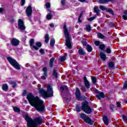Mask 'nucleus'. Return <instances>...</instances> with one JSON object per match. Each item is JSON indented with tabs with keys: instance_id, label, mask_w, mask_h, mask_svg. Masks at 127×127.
<instances>
[{
	"instance_id": "obj_55",
	"label": "nucleus",
	"mask_w": 127,
	"mask_h": 127,
	"mask_svg": "<svg viewBox=\"0 0 127 127\" xmlns=\"http://www.w3.org/2000/svg\"><path fill=\"white\" fill-rule=\"evenodd\" d=\"M110 26H111L112 27H114V26H115V24H113V23H110Z\"/></svg>"
},
{
	"instance_id": "obj_39",
	"label": "nucleus",
	"mask_w": 127,
	"mask_h": 127,
	"mask_svg": "<svg viewBox=\"0 0 127 127\" xmlns=\"http://www.w3.org/2000/svg\"><path fill=\"white\" fill-rule=\"evenodd\" d=\"M92 82L93 83V84L96 83L97 82V79L95 77H92Z\"/></svg>"
},
{
	"instance_id": "obj_15",
	"label": "nucleus",
	"mask_w": 127,
	"mask_h": 127,
	"mask_svg": "<svg viewBox=\"0 0 127 127\" xmlns=\"http://www.w3.org/2000/svg\"><path fill=\"white\" fill-rule=\"evenodd\" d=\"M61 91L62 92V94H63L64 92L68 91V87L66 85H63L61 87Z\"/></svg>"
},
{
	"instance_id": "obj_27",
	"label": "nucleus",
	"mask_w": 127,
	"mask_h": 127,
	"mask_svg": "<svg viewBox=\"0 0 127 127\" xmlns=\"http://www.w3.org/2000/svg\"><path fill=\"white\" fill-rule=\"evenodd\" d=\"M2 89L3 91H6L8 89V86H7V84H5L2 85Z\"/></svg>"
},
{
	"instance_id": "obj_50",
	"label": "nucleus",
	"mask_w": 127,
	"mask_h": 127,
	"mask_svg": "<svg viewBox=\"0 0 127 127\" xmlns=\"http://www.w3.org/2000/svg\"><path fill=\"white\" fill-rule=\"evenodd\" d=\"M46 7H47V8H49V7H50V3H47L46 4Z\"/></svg>"
},
{
	"instance_id": "obj_26",
	"label": "nucleus",
	"mask_w": 127,
	"mask_h": 127,
	"mask_svg": "<svg viewBox=\"0 0 127 127\" xmlns=\"http://www.w3.org/2000/svg\"><path fill=\"white\" fill-rule=\"evenodd\" d=\"M79 55H85V53L84 52L83 49H80L78 50Z\"/></svg>"
},
{
	"instance_id": "obj_23",
	"label": "nucleus",
	"mask_w": 127,
	"mask_h": 127,
	"mask_svg": "<svg viewBox=\"0 0 127 127\" xmlns=\"http://www.w3.org/2000/svg\"><path fill=\"white\" fill-rule=\"evenodd\" d=\"M113 0H99V3H107V2H109V1H112Z\"/></svg>"
},
{
	"instance_id": "obj_19",
	"label": "nucleus",
	"mask_w": 127,
	"mask_h": 127,
	"mask_svg": "<svg viewBox=\"0 0 127 127\" xmlns=\"http://www.w3.org/2000/svg\"><path fill=\"white\" fill-rule=\"evenodd\" d=\"M48 10L49 11V13L47 15V19L50 20L52 18V14H51V11L50 10V9H48Z\"/></svg>"
},
{
	"instance_id": "obj_22",
	"label": "nucleus",
	"mask_w": 127,
	"mask_h": 127,
	"mask_svg": "<svg viewBox=\"0 0 127 127\" xmlns=\"http://www.w3.org/2000/svg\"><path fill=\"white\" fill-rule=\"evenodd\" d=\"M13 109L15 113H17L18 114H19V113H20V109H19V108L16 107H13Z\"/></svg>"
},
{
	"instance_id": "obj_43",
	"label": "nucleus",
	"mask_w": 127,
	"mask_h": 127,
	"mask_svg": "<svg viewBox=\"0 0 127 127\" xmlns=\"http://www.w3.org/2000/svg\"><path fill=\"white\" fill-rule=\"evenodd\" d=\"M99 48L100 49H101V50H104V48H105V45H100L99 46Z\"/></svg>"
},
{
	"instance_id": "obj_59",
	"label": "nucleus",
	"mask_w": 127,
	"mask_h": 127,
	"mask_svg": "<svg viewBox=\"0 0 127 127\" xmlns=\"http://www.w3.org/2000/svg\"><path fill=\"white\" fill-rule=\"evenodd\" d=\"M3 11V9L2 8H0V13L2 12Z\"/></svg>"
},
{
	"instance_id": "obj_54",
	"label": "nucleus",
	"mask_w": 127,
	"mask_h": 127,
	"mask_svg": "<svg viewBox=\"0 0 127 127\" xmlns=\"http://www.w3.org/2000/svg\"><path fill=\"white\" fill-rule=\"evenodd\" d=\"M117 106L118 108H120L121 107V103H120V102H117Z\"/></svg>"
},
{
	"instance_id": "obj_44",
	"label": "nucleus",
	"mask_w": 127,
	"mask_h": 127,
	"mask_svg": "<svg viewBox=\"0 0 127 127\" xmlns=\"http://www.w3.org/2000/svg\"><path fill=\"white\" fill-rule=\"evenodd\" d=\"M127 80L124 83L123 89H127Z\"/></svg>"
},
{
	"instance_id": "obj_1",
	"label": "nucleus",
	"mask_w": 127,
	"mask_h": 127,
	"mask_svg": "<svg viewBox=\"0 0 127 127\" xmlns=\"http://www.w3.org/2000/svg\"><path fill=\"white\" fill-rule=\"evenodd\" d=\"M27 99L30 103L31 106L34 107L39 112H43L45 109L43 101L40 100L38 96L35 97L31 93H29L27 96Z\"/></svg>"
},
{
	"instance_id": "obj_37",
	"label": "nucleus",
	"mask_w": 127,
	"mask_h": 127,
	"mask_svg": "<svg viewBox=\"0 0 127 127\" xmlns=\"http://www.w3.org/2000/svg\"><path fill=\"white\" fill-rule=\"evenodd\" d=\"M76 112H77V113H79V112H81V108H80V107H79V105H76Z\"/></svg>"
},
{
	"instance_id": "obj_8",
	"label": "nucleus",
	"mask_w": 127,
	"mask_h": 127,
	"mask_svg": "<svg viewBox=\"0 0 127 127\" xmlns=\"http://www.w3.org/2000/svg\"><path fill=\"white\" fill-rule=\"evenodd\" d=\"M18 27L21 32H23L24 30H25V28H26L24 25V22L22 20H21V19H19L18 20Z\"/></svg>"
},
{
	"instance_id": "obj_17",
	"label": "nucleus",
	"mask_w": 127,
	"mask_h": 127,
	"mask_svg": "<svg viewBox=\"0 0 127 127\" xmlns=\"http://www.w3.org/2000/svg\"><path fill=\"white\" fill-rule=\"evenodd\" d=\"M100 58L103 60V61H106V59H107L106 55L104 54V53H100Z\"/></svg>"
},
{
	"instance_id": "obj_46",
	"label": "nucleus",
	"mask_w": 127,
	"mask_h": 127,
	"mask_svg": "<svg viewBox=\"0 0 127 127\" xmlns=\"http://www.w3.org/2000/svg\"><path fill=\"white\" fill-rule=\"evenodd\" d=\"M62 1V5H65V4H66V1L65 0H61Z\"/></svg>"
},
{
	"instance_id": "obj_31",
	"label": "nucleus",
	"mask_w": 127,
	"mask_h": 127,
	"mask_svg": "<svg viewBox=\"0 0 127 127\" xmlns=\"http://www.w3.org/2000/svg\"><path fill=\"white\" fill-rule=\"evenodd\" d=\"M42 46V44H41V42H38L36 43V46L37 48H40L41 46Z\"/></svg>"
},
{
	"instance_id": "obj_38",
	"label": "nucleus",
	"mask_w": 127,
	"mask_h": 127,
	"mask_svg": "<svg viewBox=\"0 0 127 127\" xmlns=\"http://www.w3.org/2000/svg\"><path fill=\"white\" fill-rule=\"evenodd\" d=\"M60 61L62 62H63L64 61H65V60H66V58H65V57H60Z\"/></svg>"
},
{
	"instance_id": "obj_41",
	"label": "nucleus",
	"mask_w": 127,
	"mask_h": 127,
	"mask_svg": "<svg viewBox=\"0 0 127 127\" xmlns=\"http://www.w3.org/2000/svg\"><path fill=\"white\" fill-rule=\"evenodd\" d=\"M99 8L100 9H101V10H107V8L106 7H105L104 6H103V5H101L100 7H99Z\"/></svg>"
},
{
	"instance_id": "obj_57",
	"label": "nucleus",
	"mask_w": 127,
	"mask_h": 127,
	"mask_svg": "<svg viewBox=\"0 0 127 127\" xmlns=\"http://www.w3.org/2000/svg\"><path fill=\"white\" fill-rule=\"evenodd\" d=\"M82 44L85 46L87 45V42L86 41L82 42Z\"/></svg>"
},
{
	"instance_id": "obj_47",
	"label": "nucleus",
	"mask_w": 127,
	"mask_h": 127,
	"mask_svg": "<svg viewBox=\"0 0 127 127\" xmlns=\"http://www.w3.org/2000/svg\"><path fill=\"white\" fill-rule=\"evenodd\" d=\"M110 108L111 110H112L113 111L114 110V108H115V106L113 104H111L110 105Z\"/></svg>"
},
{
	"instance_id": "obj_36",
	"label": "nucleus",
	"mask_w": 127,
	"mask_h": 127,
	"mask_svg": "<svg viewBox=\"0 0 127 127\" xmlns=\"http://www.w3.org/2000/svg\"><path fill=\"white\" fill-rule=\"evenodd\" d=\"M106 11H107L108 12H110L111 14H112V15L114 14V11H113V10L112 9H106Z\"/></svg>"
},
{
	"instance_id": "obj_48",
	"label": "nucleus",
	"mask_w": 127,
	"mask_h": 127,
	"mask_svg": "<svg viewBox=\"0 0 127 127\" xmlns=\"http://www.w3.org/2000/svg\"><path fill=\"white\" fill-rule=\"evenodd\" d=\"M106 52H107V53H108V54L111 53V49H110V48H107V49H106Z\"/></svg>"
},
{
	"instance_id": "obj_53",
	"label": "nucleus",
	"mask_w": 127,
	"mask_h": 127,
	"mask_svg": "<svg viewBox=\"0 0 127 127\" xmlns=\"http://www.w3.org/2000/svg\"><path fill=\"white\" fill-rule=\"evenodd\" d=\"M22 41H23L24 42L25 41V40H26V36H25L24 37H23L22 38Z\"/></svg>"
},
{
	"instance_id": "obj_32",
	"label": "nucleus",
	"mask_w": 127,
	"mask_h": 127,
	"mask_svg": "<svg viewBox=\"0 0 127 127\" xmlns=\"http://www.w3.org/2000/svg\"><path fill=\"white\" fill-rule=\"evenodd\" d=\"M108 66L110 68H114V67H115V64H114V63L111 62L108 63Z\"/></svg>"
},
{
	"instance_id": "obj_2",
	"label": "nucleus",
	"mask_w": 127,
	"mask_h": 127,
	"mask_svg": "<svg viewBox=\"0 0 127 127\" xmlns=\"http://www.w3.org/2000/svg\"><path fill=\"white\" fill-rule=\"evenodd\" d=\"M25 120L27 122L28 127H37L38 125H41L43 123L42 118L38 117L32 120L28 115L25 116Z\"/></svg>"
},
{
	"instance_id": "obj_13",
	"label": "nucleus",
	"mask_w": 127,
	"mask_h": 127,
	"mask_svg": "<svg viewBox=\"0 0 127 127\" xmlns=\"http://www.w3.org/2000/svg\"><path fill=\"white\" fill-rule=\"evenodd\" d=\"M34 43V39H31L29 41L30 46L33 48L35 50H38V48L36 47V46L33 45Z\"/></svg>"
},
{
	"instance_id": "obj_49",
	"label": "nucleus",
	"mask_w": 127,
	"mask_h": 127,
	"mask_svg": "<svg viewBox=\"0 0 127 127\" xmlns=\"http://www.w3.org/2000/svg\"><path fill=\"white\" fill-rule=\"evenodd\" d=\"M123 18L124 19V20H127V15H124L123 16Z\"/></svg>"
},
{
	"instance_id": "obj_4",
	"label": "nucleus",
	"mask_w": 127,
	"mask_h": 127,
	"mask_svg": "<svg viewBox=\"0 0 127 127\" xmlns=\"http://www.w3.org/2000/svg\"><path fill=\"white\" fill-rule=\"evenodd\" d=\"M64 37L65 38V44L67 48L69 49H71L72 48V46H71V38L69 36V32H68V29H67V27L66 25H64Z\"/></svg>"
},
{
	"instance_id": "obj_45",
	"label": "nucleus",
	"mask_w": 127,
	"mask_h": 127,
	"mask_svg": "<svg viewBox=\"0 0 127 127\" xmlns=\"http://www.w3.org/2000/svg\"><path fill=\"white\" fill-rule=\"evenodd\" d=\"M81 17H82V14H80L78 17V22H82V20H81Z\"/></svg>"
},
{
	"instance_id": "obj_58",
	"label": "nucleus",
	"mask_w": 127,
	"mask_h": 127,
	"mask_svg": "<svg viewBox=\"0 0 127 127\" xmlns=\"http://www.w3.org/2000/svg\"><path fill=\"white\" fill-rule=\"evenodd\" d=\"M50 27H54V24L52 23L50 24Z\"/></svg>"
},
{
	"instance_id": "obj_21",
	"label": "nucleus",
	"mask_w": 127,
	"mask_h": 127,
	"mask_svg": "<svg viewBox=\"0 0 127 127\" xmlns=\"http://www.w3.org/2000/svg\"><path fill=\"white\" fill-rule=\"evenodd\" d=\"M97 35L98 38H100V39H105L106 38V37L102 33H98Z\"/></svg>"
},
{
	"instance_id": "obj_20",
	"label": "nucleus",
	"mask_w": 127,
	"mask_h": 127,
	"mask_svg": "<svg viewBox=\"0 0 127 127\" xmlns=\"http://www.w3.org/2000/svg\"><path fill=\"white\" fill-rule=\"evenodd\" d=\"M54 60L55 59L54 58H51L50 60L49 65L51 68H52V67H53V63H54Z\"/></svg>"
},
{
	"instance_id": "obj_7",
	"label": "nucleus",
	"mask_w": 127,
	"mask_h": 127,
	"mask_svg": "<svg viewBox=\"0 0 127 127\" xmlns=\"http://www.w3.org/2000/svg\"><path fill=\"white\" fill-rule=\"evenodd\" d=\"M80 117L83 120L84 122L86 123V124H88L89 125H93V122L92 121V120L89 118V116H87V115L81 113L80 114Z\"/></svg>"
},
{
	"instance_id": "obj_34",
	"label": "nucleus",
	"mask_w": 127,
	"mask_h": 127,
	"mask_svg": "<svg viewBox=\"0 0 127 127\" xmlns=\"http://www.w3.org/2000/svg\"><path fill=\"white\" fill-rule=\"evenodd\" d=\"M96 17H97V15H95V16L91 17L90 18H88L87 20H88V21H92V20H94V19H95Z\"/></svg>"
},
{
	"instance_id": "obj_33",
	"label": "nucleus",
	"mask_w": 127,
	"mask_h": 127,
	"mask_svg": "<svg viewBox=\"0 0 127 127\" xmlns=\"http://www.w3.org/2000/svg\"><path fill=\"white\" fill-rule=\"evenodd\" d=\"M10 85H12V86L13 88H15L16 87V83L13 81H10Z\"/></svg>"
},
{
	"instance_id": "obj_63",
	"label": "nucleus",
	"mask_w": 127,
	"mask_h": 127,
	"mask_svg": "<svg viewBox=\"0 0 127 127\" xmlns=\"http://www.w3.org/2000/svg\"><path fill=\"white\" fill-rule=\"evenodd\" d=\"M125 103H126V104H127V100H124Z\"/></svg>"
},
{
	"instance_id": "obj_16",
	"label": "nucleus",
	"mask_w": 127,
	"mask_h": 127,
	"mask_svg": "<svg viewBox=\"0 0 127 127\" xmlns=\"http://www.w3.org/2000/svg\"><path fill=\"white\" fill-rule=\"evenodd\" d=\"M96 98L98 100H101V99H104L105 98V94L103 92H100L98 95H96Z\"/></svg>"
},
{
	"instance_id": "obj_40",
	"label": "nucleus",
	"mask_w": 127,
	"mask_h": 127,
	"mask_svg": "<svg viewBox=\"0 0 127 127\" xmlns=\"http://www.w3.org/2000/svg\"><path fill=\"white\" fill-rule=\"evenodd\" d=\"M123 119L124 122L127 124V116L126 115H123Z\"/></svg>"
},
{
	"instance_id": "obj_42",
	"label": "nucleus",
	"mask_w": 127,
	"mask_h": 127,
	"mask_svg": "<svg viewBox=\"0 0 127 127\" xmlns=\"http://www.w3.org/2000/svg\"><path fill=\"white\" fill-rule=\"evenodd\" d=\"M95 45L96 46H100V44H101V42L99 41H96L95 42H94Z\"/></svg>"
},
{
	"instance_id": "obj_14",
	"label": "nucleus",
	"mask_w": 127,
	"mask_h": 127,
	"mask_svg": "<svg viewBox=\"0 0 127 127\" xmlns=\"http://www.w3.org/2000/svg\"><path fill=\"white\" fill-rule=\"evenodd\" d=\"M84 82L86 88L87 89H90V82L87 80V77L86 76H84Z\"/></svg>"
},
{
	"instance_id": "obj_5",
	"label": "nucleus",
	"mask_w": 127,
	"mask_h": 127,
	"mask_svg": "<svg viewBox=\"0 0 127 127\" xmlns=\"http://www.w3.org/2000/svg\"><path fill=\"white\" fill-rule=\"evenodd\" d=\"M81 109L82 111H84V113L86 114H90L93 110L91 109V107L89 106V103L88 102H85L82 103V106H81Z\"/></svg>"
},
{
	"instance_id": "obj_24",
	"label": "nucleus",
	"mask_w": 127,
	"mask_h": 127,
	"mask_svg": "<svg viewBox=\"0 0 127 127\" xmlns=\"http://www.w3.org/2000/svg\"><path fill=\"white\" fill-rule=\"evenodd\" d=\"M94 9V11L96 13V16H98V15H99V12H100V10L99 9V7H98L97 6H95Z\"/></svg>"
},
{
	"instance_id": "obj_11",
	"label": "nucleus",
	"mask_w": 127,
	"mask_h": 127,
	"mask_svg": "<svg viewBox=\"0 0 127 127\" xmlns=\"http://www.w3.org/2000/svg\"><path fill=\"white\" fill-rule=\"evenodd\" d=\"M11 43L14 46H17L19 44V41L15 38H13L11 40Z\"/></svg>"
},
{
	"instance_id": "obj_29",
	"label": "nucleus",
	"mask_w": 127,
	"mask_h": 127,
	"mask_svg": "<svg viewBox=\"0 0 127 127\" xmlns=\"http://www.w3.org/2000/svg\"><path fill=\"white\" fill-rule=\"evenodd\" d=\"M85 29L86 31H88V32H90V31H91V26L90 25H86Z\"/></svg>"
},
{
	"instance_id": "obj_62",
	"label": "nucleus",
	"mask_w": 127,
	"mask_h": 127,
	"mask_svg": "<svg viewBox=\"0 0 127 127\" xmlns=\"http://www.w3.org/2000/svg\"><path fill=\"white\" fill-rule=\"evenodd\" d=\"M82 88H83V90L84 91H86V88H85V86L82 87Z\"/></svg>"
},
{
	"instance_id": "obj_12",
	"label": "nucleus",
	"mask_w": 127,
	"mask_h": 127,
	"mask_svg": "<svg viewBox=\"0 0 127 127\" xmlns=\"http://www.w3.org/2000/svg\"><path fill=\"white\" fill-rule=\"evenodd\" d=\"M43 71L44 72V75L41 77V79H43V80H45L46 79V77H47V68L44 67L43 68Z\"/></svg>"
},
{
	"instance_id": "obj_35",
	"label": "nucleus",
	"mask_w": 127,
	"mask_h": 127,
	"mask_svg": "<svg viewBox=\"0 0 127 127\" xmlns=\"http://www.w3.org/2000/svg\"><path fill=\"white\" fill-rule=\"evenodd\" d=\"M53 75L55 76V78H57L58 74L57 73V71L56 69L54 70Z\"/></svg>"
},
{
	"instance_id": "obj_9",
	"label": "nucleus",
	"mask_w": 127,
	"mask_h": 127,
	"mask_svg": "<svg viewBox=\"0 0 127 127\" xmlns=\"http://www.w3.org/2000/svg\"><path fill=\"white\" fill-rule=\"evenodd\" d=\"M75 97L78 101H82L83 100H85L86 99V97H81V92L80 91V89L78 87L76 88L75 90Z\"/></svg>"
},
{
	"instance_id": "obj_10",
	"label": "nucleus",
	"mask_w": 127,
	"mask_h": 127,
	"mask_svg": "<svg viewBox=\"0 0 127 127\" xmlns=\"http://www.w3.org/2000/svg\"><path fill=\"white\" fill-rule=\"evenodd\" d=\"M26 12L28 17L31 16V14H32V8L31 7V5H29L27 7Z\"/></svg>"
},
{
	"instance_id": "obj_25",
	"label": "nucleus",
	"mask_w": 127,
	"mask_h": 127,
	"mask_svg": "<svg viewBox=\"0 0 127 127\" xmlns=\"http://www.w3.org/2000/svg\"><path fill=\"white\" fill-rule=\"evenodd\" d=\"M45 42L46 43L49 42V35L48 34H46L45 36Z\"/></svg>"
},
{
	"instance_id": "obj_6",
	"label": "nucleus",
	"mask_w": 127,
	"mask_h": 127,
	"mask_svg": "<svg viewBox=\"0 0 127 127\" xmlns=\"http://www.w3.org/2000/svg\"><path fill=\"white\" fill-rule=\"evenodd\" d=\"M7 60L8 61L10 64L12 65L14 68H15V69H17V70H19V69H20V65L19 64H18L16 61L13 59L11 57H7Z\"/></svg>"
},
{
	"instance_id": "obj_28",
	"label": "nucleus",
	"mask_w": 127,
	"mask_h": 127,
	"mask_svg": "<svg viewBox=\"0 0 127 127\" xmlns=\"http://www.w3.org/2000/svg\"><path fill=\"white\" fill-rule=\"evenodd\" d=\"M86 49L88 52H91L93 48H92V47L91 46L87 45L86 46Z\"/></svg>"
},
{
	"instance_id": "obj_60",
	"label": "nucleus",
	"mask_w": 127,
	"mask_h": 127,
	"mask_svg": "<svg viewBox=\"0 0 127 127\" xmlns=\"http://www.w3.org/2000/svg\"><path fill=\"white\" fill-rule=\"evenodd\" d=\"M124 14L125 15H127V10L124 11Z\"/></svg>"
},
{
	"instance_id": "obj_51",
	"label": "nucleus",
	"mask_w": 127,
	"mask_h": 127,
	"mask_svg": "<svg viewBox=\"0 0 127 127\" xmlns=\"http://www.w3.org/2000/svg\"><path fill=\"white\" fill-rule=\"evenodd\" d=\"M40 53H41V54H44V50L40 49Z\"/></svg>"
},
{
	"instance_id": "obj_61",
	"label": "nucleus",
	"mask_w": 127,
	"mask_h": 127,
	"mask_svg": "<svg viewBox=\"0 0 127 127\" xmlns=\"http://www.w3.org/2000/svg\"><path fill=\"white\" fill-rule=\"evenodd\" d=\"M78 0L81 2H84V1H85V0Z\"/></svg>"
},
{
	"instance_id": "obj_30",
	"label": "nucleus",
	"mask_w": 127,
	"mask_h": 127,
	"mask_svg": "<svg viewBox=\"0 0 127 127\" xmlns=\"http://www.w3.org/2000/svg\"><path fill=\"white\" fill-rule=\"evenodd\" d=\"M50 45L51 46H54L55 45V40L54 39H52L50 40Z\"/></svg>"
},
{
	"instance_id": "obj_18",
	"label": "nucleus",
	"mask_w": 127,
	"mask_h": 127,
	"mask_svg": "<svg viewBox=\"0 0 127 127\" xmlns=\"http://www.w3.org/2000/svg\"><path fill=\"white\" fill-rule=\"evenodd\" d=\"M103 121L106 126H108V125H109V120L108 119V117H107V116L103 117Z\"/></svg>"
},
{
	"instance_id": "obj_52",
	"label": "nucleus",
	"mask_w": 127,
	"mask_h": 127,
	"mask_svg": "<svg viewBox=\"0 0 127 127\" xmlns=\"http://www.w3.org/2000/svg\"><path fill=\"white\" fill-rule=\"evenodd\" d=\"M24 3H25V0H21V5H24Z\"/></svg>"
},
{
	"instance_id": "obj_56",
	"label": "nucleus",
	"mask_w": 127,
	"mask_h": 127,
	"mask_svg": "<svg viewBox=\"0 0 127 127\" xmlns=\"http://www.w3.org/2000/svg\"><path fill=\"white\" fill-rule=\"evenodd\" d=\"M23 96H26V90H25L23 93Z\"/></svg>"
},
{
	"instance_id": "obj_3",
	"label": "nucleus",
	"mask_w": 127,
	"mask_h": 127,
	"mask_svg": "<svg viewBox=\"0 0 127 127\" xmlns=\"http://www.w3.org/2000/svg\"><path fill=\"white\" fill-rule=\"evenodd\" d=\"M47 89V91H45L43 88L41 87H39L38 89L39 93L41 94V96L44 98V99L49 98V97H53V89L50 84H48Z\"/></svg>"
}]
</instances>
